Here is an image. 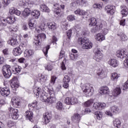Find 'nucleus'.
Masks as SVG:
<instances>
[{
	"instance_id": "nucleus-50",
	"label": "nucleus",
	"mask_w": 128,
	"mask_h": 128,
	"mask_svg": "<svg viewBox=\"0 0 128 128\" xmlns=\"http://www.w3.org/2000/svg\"><path fill=\"white\" fill-rule=\"evenodd\" d=\"M7 125L8 128H12V126H14V122L12 120H8L7 122Z\"/></svg>"
},
{
	"instance_id": "nucleus-39",
	"label": "nucleus",
	"mask_w": 128,
	"mask_h": 128,
	"mask_svg": "<svg viewBox=\"0 0 128 128\" xmlns=\"http://www.w3.org/2000/svg\"><path fill=\"white\" fill-rule=\"evenodd\" d=\"M90 22V26H96V19L94 18H92L89 20Z\"/></svg>"
},
{
	"instance_id": "nucleus-2",
	"label": "nucleus",
	"mask_w": 128,
	"mask_h": 128,
	"mask_svg": "<svg viewBox=\"0 0 128 128\" xmlns=\"http://www.w3.org/2000/svg\"><path fill=\"white\" fill-rule=\"evenodd\" d=\"M78 44H83L82 48L85 50H90L92 48V42L86 38H78Z\"/></svg>"
},
{
	"instance_id": "nucleus-59",
	"label": "nucleus",
	"mask_w": 128,
	"mask_h": 128,
	"mask_svg": "<svg viewBox=\"0 0 128 128\" xmlns=\"http://www.w3.org/2000/svg\"><path fill=\"white\" fill-rule=\"evenodd\" d=\"M16 8L14 7H12L9 9V12L11 14H14L16 12Z\"/></svg>"
},
{
	"instance_id": "nucleus-64",
	"label": "nucleus",
	"mask_w": 128,
	"mask_h": 128,
	"mask_svg": "<svg viewBox=\"0 0 128 128\" xmlns=\"http://www.w3.org/2000/svg\"><path fill=\"white\" fill-rule=\"evenodd\" d=\"M72 30H70L66 32L67 36L69 40L70 38V36H72Z\"/></svg>"
},
{
	"instance_id": "nucleus-19",
	"label": "nucleus",
	"mask_w": 128,
	"mask_h": 128,
	"mask_svg": "<svg viewBox=\"0 0 128 128\" xmlns=\"http://www.w3.org/2000/svg\"><path fill=\"white\" fill-rule=\"evenodd\" d=\"M72 120L74 122L78 124L80 120V116L78 114H75L72 116Z\"/></svg>"
},
{
	"instance_id": "nucleus-43",
	"label": "nucleus",
	"mask_w": 128,
	"mask_h": 128,
	"mask_svg": "<svg viewBox=\"0 0 128 128\" xmlns=\"http://www.w3.org/2000/svg\"><path fill=\"white\" fill-rule=\"evenodd\" d=\"M82 0H74V2L71 4V6L76 8V6H80Z\"/></svg>"
},
{
	"instance_id": "nucleus-52",
	"label": "nucleus",
	"mask_w": 128,
	"mask_h": 128,
	"mask_svg": "<svg viewBox=\"0 0 128 128\" xmlns=\"http://www.w3.org/2000/svg\"><path fill=\"white\" fill-rule=\"evenodd\" d=\"M71 100H72V98H68V97L66 98L64 101V103L66 104H72Z\"/></svg>"
},
{
	"instance_id": "nucleus-32",
	"label": "nucleus",
	"mask_w": 128,
	"mask_h": 128,
	"mask_svg": "<svg viewBox=\"0 0 128 128\" xmlns=\"http://www.w3.org/2000/svg\"><path fill=\"white\" fill-rule=\"evenodd\" d=\"M47 26L51 30H56V25L54 22H48L47 24Z\"/></svg>"
},
{
	"instance_id": "nucleus-27",
	"label": "nucleus",
	"mask_w": 128,
	"mask_h": 128,
	"mask_svg": "<svg viewBox=\"0 0 128 128\" xmlns=\"http://www.w3.org/2000/svg\"><path fill=\"white\" fill-rule=\"evenodd\" d=\"M110 110L112 112V114H120V108L116 106H112L110 108Z\"/></svg>"
},
{
	"instance_id": "nucleus-8",
	"label": "nucleus",
	"mask_w": 128,
	"mask_h": 128,
	"mask_svg": "<svg viewBox=\"0 0 128 128\" xmlns=\"http://www.w3.org/2000/svg\"><path fill=\"white\" fill-rule=\"evenodd\" d=\"M60 8L62 10H64V4H59L58 3L54 4L53 10L54 12V14L58 16H60Z\"/></svg>"
},
{
	"instance_id": "nucleus-35",
	"label": "nucleus",
	"mask_w": 128,
	"mask_h": 128,
	"mask_svg": "<svg viewBox=\"0 0 128 128\" xmlns=\"http://www.w3.org/2000/svg\"><path fill=\"white\" fill-rule=\"evenodd\" d=\"M104 23L102 24V26L103 28H102V32L104 34H108V29L106 28V22H104Z\"/></svg>"
},
{
	"instance_id": "nucleus-21",
	"label": "nucleus",
	"mask_w": 128,
	"mask_h": 128,
	"mask_svg": "<svg viewBox=\"0 0 128 128\" xmlns=\"http://www.w3.org/2000/svg\"><path fill=\"white\" fill-rule=\"evenodd\" d=\"M34 54V52L32 50H26L24 52V56L25 58H30Z\"/></svg>"
},
{
	"instance_id": "nucleus-34",
	"label": "nucleus",
	"mask_w": 128,
	"mask_h": 128,
	"mask_svg": "<svg viewBox=\"0 0 128 128\" xmlns=\"http://www.w3.org/2000/svg\"><path fill=\"white\" fill-rule=\"evenodd\" d=\"M12 102L14 108H18L20 106V101L16 98H12Z\"/></svg>"
},
{
	"instance_id": "nucleus-20",
	"label": "nucleus",
	"mask_w": 128,
	"mask_h": 128,
	"mask_svg": "<svg viewBox=\"0 0 128 128\" xmlns=\"http://www.w3.org/2000/svg\"><path fill=\"white\" fill-rule=\"evenodd\" d=\"M74 14H77V16H86V18L88 16V12H86L80 9H77L76 11H74Z\"/></svg>"
},
{
	"instance_id": "nucleus-60",
	"label": "nucleus",
	"mask_w": 128,
	"mask_h": 128,
	"mask_svg": "<svg viewBox=\"0 0 128 128\" xmlns=\"http://www.w3.org/2000/svg\"><path fill=\"white\" fill-rule=\"evenodd\" d=\"M10 0H3L2 4H3L5 6H8V4H10Z\"/></svg>"
},
{
	"instance_id": "nucleus-54",
	"label": "nucleus",
	"mask_w": 128,
	"mask_h": 128,
	"mask_svg": "<svg viewBox=\"0 0 128 128\" xmlns=\"http://www.w3.org/2000/svg\"><path fill=\"white\" fill-rule=\"evenodd\" d=\"M78 102V98L74 97L71 98V104H76Z\"/></svg>"
},
{
	"instance_id": "nucleus-58",
	"label": "nucleus",
	"mask_w": 128,
	"mask_h": 128,
	"mask_svg": "<svg viewBox=\"0 0 128 128\" xmlns=\"http://www.w3.org/2000/svg\"><path fill=\"white\" fill-rule=\"evenodd\" d=\"M98 74L100 76V78H106V73L104 72L98 73Z\"/></svg>"
},
{
	"instance_id": "nucleus-44",
	"label": "nucleus",
	"mask_w": 128,
	"mask_h": 128,
	"mask_svg": "<svg viewBox=\"0 0 128 128\" xmlns=\"http://www.w3.org/2000/svg\"><path fill=\"white\" fill-rule=\"evenodd\" d=\"M50 50V45H48L46 47H44L43 49V52L45 56H48V52Z\"/></svg>"
},
{
	"instance_id": "nucleus-28",
	"label": "nucleus",
	"mask_w": 128,
	"mask_h": 128,
	"mask_svg": "<svg viewBox=\"0 0 128 128\" xmlns=\"http://www.w3.org/2000/svg\"><path fill=\"white\" fill-rule=\"evenodd\" d=\"M96 40L98 42H102L106 40V36L102 33H98L96 36Z\"/></svg>"
},
{
	"instance_id": "nucleus-13",
	"label": "nucleus",
	"mask_w": 128,
	"mask_h": 128,
	"mask_svg": "<svg viewBox=\"0 0 128 128\" xmlns=\"http://www.w3.org/2000/svg\"><path fill=\"white\" fill-rule=\"evenodd\" d=\"M9 112L11 114L12 118L13 120H18V110L17 109H14L12 107L9 108Z\"/></svg>"
},
{
	"instance_id": "nucleus-57",
	"label": "nucleus",
	"mask_w": 128,
	"mask_h": 128,
	"mask_svg": "<svg viewBox=\"0 0 128 128\" xmlns=\"http://www.w3.org/2000/svg\"><path fill=\"white\" fill-rule=\"evenodd\" d=\"M56 78L54 76H52L51 78L50 83V84L51 86H54V82H56Z\"/></svg>"
},
{
	"instance_id": "nucleus-17",
	"label": "nucleus",
	"mask_w": 128,
	"mask_h": 128,
	"mask_svg": "<svg viewBox=\"0 0 128 128\" xmlns=\"http://www.w3.org/2000/svg\"><path fill=\"white\" fill-rule=\"evenodd\" d=\"M52 120V116L48 112H46L44 114L43 116V122L45 124H48Z\"/></svg>"
},
{
	"instance_id": "nucleus-37",
	"label": "nucleus",
	"mask_w": 128,
	"mask_h": 128,
	"mask_svg": "<svg viewBox=\"0 0 128 128\" xmlns=\"http://www.w3.org/2000/svg\"><path fill=\"white\" fill-rule=\"evenodd\" d=\"M78 54H74L72 53L69 54V57L71 60H78Z\"/></svg>"
},
{
	"instance_id": "nucleus-63",
	"label": "nucleus",
	"mask_w": 128,
	"mask_h": 128,
	"mask_svg": "<svg viewBox=\"0 0 128 128\" xmlns=\"http://www.w3.org/2000/svg\"><path fill=\"white\" fill-rule=\"evenodd\" d=\"M62 28H64V30H66V28H68V23L66 22H63L62 23Z\"/></svg>"
},
{
	"instance_id": "nucleus-51",
	"label": "nucleus",
	"mask_w": 128,
	"mask_h": 128,
	"mask_svg": "<svg viewBox=\"0 0 128 128\" xmlns=\"http://www.w3.org/2000/svg\"><path fill=\"white\" fill-rule=\"evenodd\" d=\"M67 20L69 22H72V20H76V16L74 15H70L67 17Z\"/></svg>"
},
{
	"instance_id": "nucleus-25",
	"label": "nucleus",
	"mask_w": 128,
	"mask_h": 128,
	"mask_svg": "<svg viewBox=\"0 0 128 128\" xmlns=\"http://www.w3.org/2000/svg\"><path fill=\"white\" fill-rule=\"evenodd\" d=\"M31 14L33 18H34L36 20H38V18H40V12L38 10H33L31 12Z\"/></svg>"
},
{
	"instance_id": "nucleus-49",
	"label": "nucleus",
	"mask_w": 128,
	"mask_h": 128,
	"mask_svg": "<svg viewBox=\"0 0 128 128\" xmlns=\"http://www.w3.org/2000/svg\"><path fill=\"white\" fill-rule=\"evenodd\" d=\"M45 70H48L49 72L50 70H52V66L50 64H47L44 65Z\"/></svg>"
},
{
	"instance_id": "nucleus-33",
	"label": "nucleus",
	"mask_w": 128,
	"mask_h": 128,
	"mask_svg": "<svg viewBox=\"0 0 128 128\" xmlns=\"http://www.w3.org/2000/svg\"><path fill=\"white\" fill-rule=\"evenodd\" d=\"M30 10L28 8H26L22 12V16L24 18H28L30 14Z\"/></svg>"
},
{
	"instance_id": "nucleus-38",
	"label": "nucleus",
	"mask_w": 128,
	"mask_h": 128,
	"mask_svg": "<svg viewBox=\"0 0 128 128\" xmlns=\"http://www.w3.org/2000/svg\"><path fill=\"white\" fill-rule=\"evenodd\" d=\"M118 78H120V75L116 72L112 73L111 75V80H118Z\"/></svg>"
},
{
	"instance_id": "nucleus-10",
	"label": "nucleus",
	"mask_w": 128,
	"mask_h": 128,
	"mask_svg": "<svg viewBox=\"0 0 128 128\" xmlns=\"http://www.w3.org/2000/svg\"><path fill=\"white\" fill-rule=\"evenodd\" d=\"M104 10L109 16H114L116 12V7L112 5H107L105 7Z\"/></svg>"
},
{
	"instance_id": "nucleus-18",
	"label": "nucleus",
	"mask_w": 128,
	"mask_h": 128,
	"mask_svg": "<svg viewBox=\"0 0 128 128\" xmlns=\"http://www.w3.org/2000/svg\"><path fill=\"white\" fill-rule=\"evenodd\" d=\"M108 64H110V66H112L113 68H116V66H118V61L114 58L110 59L108 61Z\"/></svg>"
},
{
	"instance_id": "nucleus-53",
	"label": "nucleus",
	"mask_w": 128,
	"mask_h": 128,
	"mask_svg": "<svg viewBox=\"0 0 128 128\" xmlns=\"http://www.w3.org/2000/svg\"><path fill=\"white\" fill-rule=\"evenodd\" d=\"M93 106L95 110H100V102H96L94 104Z\"/></svg>"
},
{
	"instance_id": "nucleus-23",
	"label": "nucleus",
	"mask_w": 128,
	"mask_h": 128,
	"mask_svg": "<svg viewBox=\"0 0 128 128\" xmlns=\"http://www.w3.org/2000/svg\"><path fill=\"white\" fill-rule=\"evenodd\" d=\"M20 70H22V67L18 66V65H16L13 67L12 68V72L14 74H18L20 72Z\"/></svg>"
},
{
	"instance_id": "nucleus-6",
	"label": "nucleus",
	"mask_w": 128,
	"mask_h": 128,
	"mask_svg": "<svg viewBox=\"0 0 128 128\" xmlns=\"http://www.w3.org/2000/svg\"><path fill=\"white\" fill-rule=\"evenodd\" d=\"M46 36L44 33L40 34L36 37L35 40L34 42V45L36 48L38 49L40 48V42L44 40H46Z\"/></svg>"
},
{
	"instance_id": "nucleus-9",
	"label": "nucleus",
	"mask_w": 128,
	"mask_h": 128,
	"mask_svg": "<svg viewBox=\"0 0 128 128\" xmlns=\"http://www.w3.org/2000/svg\"><path fill=\"white\" fill-rule=\"evenodd\" d=\"M94 52L95 54L94 60H95L96 62H100V60H102V54L100 52V48H98V46L94 48Z\"/></svg>"
},
{
	"instance_id": "nucleus-62",
	"label": "nucleus",
	"mask_w": 128,
	"mask_h": 128,
	"mask_svg": "<svg viewBox=\"0 0 128 128\" xmlns=\"http://www.w3.org/2000/svg\"><path fill=\"white\" fill-rule=\"evenodd\" d=\"M106 106V104L105 103H100L99 102V107H100V108H104Z\"/></svg>"
},
{
	"instance_id": "nucleus-7",
	"label": "nucleus",
	"mask_w": 128,
	"mask_h": 128,
	"mask_svg": "<svg viewBox=\"0 0 128 128\" xmlns=\"http://www.w3.org/2000/svg\"><path fill=\"white\" fill-rule=\"evenodd\" d=\"M10 65H4L2 68V74L6 78H9L12 76V71L10 70Z\"/></svg>"
},
{
	"instance_id": "nucleus-15",
	"label": "nucleus",
	"mask_w": 128,
	"mask_h": 128,
	"mask_svg": "<svg viewBox=\"0 0 128 128\" xmlns=\"http://www.w3.org/2000/svg\"><path fill=\"white\" fill-rule=\"evenodd\" d=\"M0 94L2 96H8L10 94V90L8 88H1L0 87Z\"/></svg>"
},
{
	"instance_id": "nucleus-42",
	"label": "nucleus",
	"mask_w": 128,
	"mask_h": 128,
	"mask_svg": "<svg viewBox=\"0 0 128 128\" xmlns=\"http://www.w3.org/2000/svg\"><path fill=\"white\" fill-rule=\"evenodd\" d=\"M56 108L58 110H62V103L60 102H58L56 104Z\"/></svg>"
},
{
	"instance_id": "nucleus-36",
	"label": "nucleus",
	"mask_w": 128,
	"mask_h": 128,
	"mask_svg": "<svg viewBox=\"0 0 128 128\" xmlns=\"http://www.w3.org/2000/svg\"><path fill=\"white\" fill-rule=\"evenodd\" d=\"M114 126L116 128H120V124H122V122H120V120L118 118H116L114 121Z\"/></svg>"
},
{
	"instance_id": "nucleus-11",
	"label": "nucleus",
	"mask_w": 128,
	"mask_h": 128,
	"mask_svg": "<svg viewBox=\"0 0 128 128\" xmlns=\"http://www.w3.org/2000/svg\"><path fill=\"white\" fill-rule=\"evenodd\" d=\"M10 86L13 90L16 91L18 86L20 84H18V80L16 77H14L11 80Z\"/></svg>"
},
{
	"instance_id": "nucleus-24",
	"label": "nucleus",
	"mask_w": 128,
	"mask_h": 128,
	"mask_svg": "<svg viewBox=\"0 0 128 128\" xmlns=\"http://www.w3.org/2000/svg\"><path fill=\"white\" fill-rule=\"evenodd\" d=\"M22 49L18 47L14 48L13 49L12 53L15 56H20L22 54Z\"/></svg>"
},
{
	"instance_id": "nucleus-14",
	"label": "nucleus",
	"mask_w": 128,
	"mask_h": 128,
	"mask_svg": "<svg viewBox=\"0 0 128 128\" xmlns=\"http://www.w3.org/2000/svg\"><path fill=\"white\" fill-rule=\"evenodd\" d=\"M18 36L17 34H14V37H12L8 41V44L12 46H16L18 45Z\"/></svg>"
},
{
	"instance_id": "nucleus-22",
	"label": "nucleus",
	"mask_w": 128,
	"mask_h": 128,
	"mask_svg": "<svg viewBox=\"0 0 128 128\" xmlns=\"http://www.w3.org/2000/svg\"><path fill=\"white\" fill-rule=\"evenodd\" d=\"M121 14L124 16H126L128 14V8L126 5H122L120 6Z\"/></svg>"
},
{
	"instance_id": "nucleus-5",
	"label": "nucleus",
	"mask_w": 128,
	"mask_h": 128,
	"mask_svg": "<svg viewBox=\"0 0 128 128\" xmlns=\"http://www.w3.org/2000/svg\"><path fill=\"white\" fill-rule=\"evenodd\" d=\"M16 20V18L14 16L8 17L6 19L4 18H0V26L1 30H2V26H6V22L12 24H14Z\"/></svg>"
},
{
	"instance_id": "nucleus-30",
	"label": "nucleus",
	"mask_w": 128,
	"mask_h": 128,
	"mask_svg": "<svg viewBox=\"0 0 128 128\" xmlns=\"http://www.w3.org/2000/svg\"><path fill=\"white\" fill-rule=\"evenodd\" d=\"M40 10L44 12H50V10L48 8V6L44 4L40 6Z\"/></svg>"
},
{
	"instance_id": "nucleus-26",
	"label": "nucleus",
	"mask_w": 128,
	"mask_h": 128,
	"mask_svg": "<svg viewBox=\"0 0 128 128\" xmlns=\"http://www.w3.org/2000/svg\"><path fill=\"white\" fill-rule=\"evenodd\" d=\"M26 120H28L30 122H32L33 114L32 111H26L24 114Z\"/></svg>"
},
{
	"instance_id": "nucleus-12",
	"label": "nucleus",
	"mask_w": 128,
	"mask_h": 128,
	"mask_svg": "<svg viewBox=\"0 0 128 128\" xmlns=\"http://www.w3.org/2000/svg\"><path fill=\"white\" fill-rule=\"evenodd\" d=\"M102 24H104V22H101L97 24L96 25H94L92 28L91 32L92 34H95V32H98L100 30H102Z\"/></svg>"
},
{
	"instance_id": "nucleus-16",
	"label": "nucleus",
	"mask_w": 128,
	"mask_h": 128,
	"mask_svg": "<svg viewBox=\"0 0 128 128\" xmlns=\"http://www.w3.org/2000/svg\"><path fill=\"white\" fill-rule=\"evenodd\" d=\"M99 93L101 94L102 96H104V94H108L110 93V89H108V86H102L99 89Z\"/></svg>"
},
{
	"instance_id": "nucleus-1",
	"label": "nucleus",
	"mask_w": 128,
	"mask_h": 128,
	"mask_svg": "<svg viewBox=\"0 0 128 128\" xmlns=\"http://www.w3.org/2000/svg\"><path fill=\"white\" fill-rule=\"evenodd\" d=\"M34 94L36 96V98H38L40 96V100L42 102H47L49 104H52L56 102V98L50 96L47 97L44 94V91L40 89V88L36 87L34 90Z\"/></svg>"
},
{
	"instance_id": "nucleus-4",
	"label": "nucleus",
	"mask_w": 128,
	"mask_h": 128,
	"mask_svg": "<svg viewBox=\"0 0 128 128\" xmlns=\"http://www.w3.org/2000/svg\"><path fill=\"white\" fill-rule=\"evenodd\" d=\"M80 88L85 96H92L94 92V88L90 86V84H82Z\"/></svg>"
},
{
	"instance_id": "nucleus-47",
	"label": "nucleus",
	"mask_w": 128,
	"mask_h": 128,
	"mask_svg": "<svg viewBox=\"0 0 128 128\" xmlns=\"http://www.w3.org/2000/svg\"><path fill=\"white\" fill-rule=\"evenodd\" d=\"M95 116H96V118H98V120H102V113L100 112H95Z\"/></svg>"
},
{
	"instance_id": "nucleus-31",
	"label": "nucleus",
	"mask_w": 128,
	"mask_h": 128,
	"mask_svg": "<svg viewBox=\"0 0 128 128\" xmlns=\"http://www.w3.org/2000/svg\"><path fill=\"white\" fill-rule=\"evenodd\" d=\"M122 93V90H120V88L118 87L116 88L112 92V96H118L119 94H120Z\"/></svg>"
},
{
	"instance_id": "nucleus-41",
	"label": "nucleus",
	"mask_w": 128,
	"mask_h": 128,
	"mask_svg": "<svg viewBox=\"0 0 128 128\" xmlns=\"http://www.w3.org/2000/svg\"><path fill=\"white\" fill-rule=\"evenodd\" d=\"M92 104H94V100L91 99L90 100H88L87 102H86L84 103V106L86 107L90 106H92Z\"/></svg>"
},
{
	"instance_id": "nucleus-40",
	"label": "nucleus",
	"mask_w": 128,
	"mask_h": 128,
	"mask_svg": "<svg viewBox=\"0 0 128 128\" xmlns=\"http://www.w3.org/2000/svg\"><path fill=\"white\" fill-rule=\"evenodd\" d=\"M8 30L10 32L14 34V32H16L18 31V26H10L8 28Z\"/></svg>"
},
{
	"instance_id": "nucleus-48",
	"label": "nucleus",
	"mask_w": 128,
	"mask_h": 128,
	"mask_svg": "<svg viewBox=\"0 0 128 128\" xmlns=\"http://www.w3.org/2000/svg\"><path fill=\"white\" fill-rule=\"evenodd\" d=\"M70 82V78L68 76H65L63 79V82Z\"/></svg>"
},
{
	"instance_id": "nucleus-61",
	"label": "nucleus",
	"mask_w": 128,
	"mask_h": 128,
	"mask_svg": "<svg viewBox=\"0 0 128 128\" xmlns=\"http://www.w3.org/2000/svg\"><path fill=\"white\" fill-rule=\"evenodd\" d=\"M19 6H26V0H20L19 2Z\"/></svg>"
},
{
	"instance_id": "nucleus-46",
	"label": "nucleus",
	"mask_w": 128,
	"mask_h": 128,
	"mask_svg": "<svg viewBox=\"0 0 128 128\" xmlns=\"http://www.w3.org/2000/svg\"><path fill=\"white\" fill-rule=\"evenodd\" d=\"M28 106L29 108H36L38 106V101L34 100L32 104H28Z\"/></svg>"
},
{
	"instance_id": "nucleus-45",
	"label": "nucleus",
	"mask_w": 128,
	"mask_h": 128,
	"mask_svg": "<svg viewBox=\"0 0 128 128\" xmlns=\"http://www.w3.org/2000/svg\"><path fill=\"white\" fill-rule=\"evenodd\" d=\"M40 80L41 82H46V80H48V78L46 77V76H44L41 74Z\"/></svg>"
},
{
	"instance_id": "nucleus-56",
	"label": "nucleus",
	"mask_w": 128,
	"mask_h": 128,
	"mask_svg": "<svg viewBox=\"0 0 128 128\" xmlns=\"http://www.w3.org/2000/svg\"><path fill=\"white\" fill-rule=\"evenodd\" d=\"M48 92L50 96H54V92L52 88L48 89Z\"/></svg>"
},
{
	"instance_id": "nucleus-55",
	"label": "nucleus",
	"mask_w": 128,
	"mask_h": 128,
	"mask_svg": "<svg viewBox=\"0 0 128 128\" xmlns=\"http://www.w3.org/2000/svg\"><path fill=\"white\" fill-rule=\"evenodd\" d=\"M39 28L41 30H46V24L44 23L41 24L40 26H38Z\"/></svg>"
},
{
	"instance_id": "nucleus-29",
	"label": "nucleus",
	"mask_w": 128,
	"mask_h": 128,
	"mask_svg": "<svg viewBox=\"0 0 128 128\" xmlns=\"http://www.w3.org/2000/svg\"><path fill=\"white\" fill-rule=\"evenodd\" d=\"M117 36H118L120 37V40H123V41L128 40V36L125 35V34L124 32H122L120 31L118 33Z\"/></svg>"
},
{
	"instance_id": "nucleus-3",
	"label": "nucleus",
	"mask_w": 128,
	"mask_h": 128,
	"mask_svg": "<svg viewBox=\"0 0 128 128\" xmlns=\"http://www.w3.org/2000/svg\"><path fill=\"white\" fill-rule=\"evenodd\" d=\"M116 56L119 58H126V59L124 62V64L126 68H128V54L126 50V49L118 50L116 52Z\"/></svg>"
}]
</instances>
